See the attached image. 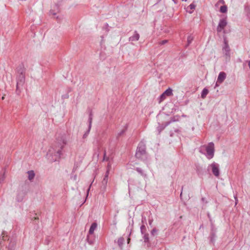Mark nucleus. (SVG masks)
Segmentation results:
<instances>
[{"instance_id":"obj_23","label":"nucleus","mask_w":250,"mask_h":250,"mask_svg":"<svg viewBox=\"0 0 250 250\" xmlns=\"http://www.w3.org/2000/svg\"><path fill=\"white\" fill-rule=\"evenodd\" d=\"M194 37L192 36L189 35L188 36L187 38L188 45H189L191 43Z\"/></svg>"},{"instance_id":"obj_2","label":"nucleus","mask_w":250,"mask_h":250,"mask_svg":"<svg viewBox=\"0 0 250 250\" xmlns=\"http://www.w3.org/2000/svg\"><path fill=\"white\" fill-rule=\"evenodd\" d=\"M135 156L137 158L145 160L147 158L146 151V144L144 142H141L137 147Z\"/></svg>"},{"instance_id":"obj_13","label":"nucleus","mask_w":250,"mask_h":250,"mask_svg":"<svg viewBox=\"0 0 250 250\" xmlns=\"http://www.w3.org/2000/svg\"><path fill=\"white\" fill-rule=\"evenodd\" d=\"M139 38H140V35L136 31H135L134 32L133 35L131 36L130 37H129V41H131V42L137 41L139 40Z\"/></svg>"},{"instance_id":"obj_35","label":"nucleus","mask_w":250,"mask_h":250,"mask_svg":"<svg viewBox=\"0 0 250 250\" xmlns=\"http://www.w3.org/2000/svg\"><path fill=\"white\" fill-rule=\"evenodd\" d=\"M219 2L222 3H224L225 2L224 0H219Z\"/></svg>"},{"instance_id":"obj_8","label":"nucleus","mask_w":250,"mask_h":250,"mask_svg":"<svg viewBox=\"0 0 250 250\" xmlns=\"http://www.w3.org/2000/svg\"><path fill=\"white\" fill-rule=\"evenodd\" d=\"M226 74L224 72H220L217 78V80L215 86H218L221 83H222L226 78Z\"/></svg>"},{"instance_id":"obj_21","label":"nucleus","mask_w":250,"mask_h":250,"mask_svg":"<svg viewBox=\"0 0 250 250\" xmlns=\"http://www.w3.org/2000/svg\"><path fill=\"white\" fill-rule=\"evenodd\" d=\"M136 170L142 176L144 177H146V173H144V171L143 170V169H142L140 167H137L136 168Z\"/></svg>"},{"instance_id":"obj_30","label":"nucleus","mask_w":250,"mask_h":250,"mask_svg":"<svg viewBox=\"0 0 250 250\" xmlns=\"http://www.w3.org/2000/svg\"><path fill=\"white\" fill-rule=\"evenodd\" d=\"M157 232V229L156 228H154L151 231V234L152 235L154 236Z\"/></svg>"},{"instance_id":"obj_14","label":"nucleus","mask_w":250,"mask_h":250,"mask_svg":"<svg viewBox=\"0 0 250 250\" xmlns=\"http://www.w3.org/2000/svg\"><path fill=\"white\" fill-rule=\"evenodd\" d=\"M25 68L23 64H21L17 67V74H24Z\"/></svg>"},{"instance_id":"obj_40","label":"nucleus","mask_w":250,"mask_h":250,"mask_svg":"<svg viewBox=\"0 0 250 250\" xmlns=\"http://www.w3.org/2000/svg\"><path fill=\"white\" fill-rule=\"evenodd\" d=\"M172 1H173L175 3H176V0H172Z\"/></svg>"},{"instance_id":"obj_26","label":"nucleus","mask_w":250,"mask_h":250,"mask_svg":"<svg viewBox=\"0 0 250 250\" xmlns=\"http://www.w3.org/2000/svg\"><path fill=\"white\" fill-rule=\"evenodd\" d=\"M196 5L194 3L190 4L188 7L192 10V11H189L188 12L189 13H192L193 12V10L195 8Z\"/></svg>"},{"instance_id":"obj_24","label":"nucleus","mask_w":250,"mask_h":250,"mask_svg":"<svg viewBox=\"0 0 250 250\" xmlns=\"http://www.w3.org/2000/svg\"><path fill=\"white\" fill-rule=\"evenodd\" d=\"M112 159H113L112 157H107L106 155L105 152H104V158H103L104 161H109L110 160H112Z\"/></svg>"},{"instance_id":"obj_27","label":"nucleus","mask_w":250,"mask_h":250,"mask_svg":"<svg viewBox=\"0 0 250 250\" xmlns=\"http://www.w3.org/2000/svg\"><path fill=\"white\" fill-rule=\"evenodd\" d=\"M146 231V226L144 225H143L141 227V232L142 234H144L145 233Z\"/></svg>"},{"instance_id":"obj_6","label":"nucleus","mask_w":250,"mask_h":250,"mask_svg":"<svg viewBox=\"0 0 250 250\" xmlns=\"http://www.w3.org/2000/svg\"><path fill=\"white\" fill-rule=\"evenodd\" d=\"M26 192L25 190L23 189H19L17 191V196L16 198V200L18 202H21L23 200L26 195Z\"/></svg>"},{"instance_id":"obj_18","label":"nucleus","mask_w":250,"mask_h":250,"mask_svg":"<svg viewBox=\"0 0 250 250\" xmlns=\"http://www.w3.org/2000/svg\"><path fill=\"white\" fill-rule=\"evenodd\" d=\"M208 90L207 88H205L202 91L201 97L202 99H205L208 94Z\"/></svg>"},{"instance_id":"obj_32","label":"nucleus","mask_w":250,"mask_h":250,"mask_svg":"<svg viewBox=\"0 0 250 250\" xmlns=\"http://www.w3.org/2000/svg\"><path fill=\"white\" fill-rule=\"evenodd\" d=\"M148 222H149V224L150 225H151L152 223L153 222V219L152 218L151 219H149Z\"/></svg>"},{"instance_id":"obj_29","label":"nucleus","mask_w":250,"mask_h":250,"mask_svg":"<svg viewBox=\"0 0 250 250\" xmlns=\"http://www.w3.org/2000/svg\"><path fill=\"white\" fill-rule=\"evenodd\" d=\"M5 179V176L4 174L0 176V185L1 184Z\"/></svg>"},{"instance_id":"obj_10","label":"nucleus","mask_w":250,"mask_h":250,"mask_svg":"<svg viewBox=\"0 0 250 250\" xmlns=\"http://www.w3.org/2000/svg\"><path fill=\"white\" fill-rule=\"evenodd\" d=\"M92 122V112H90L89 113V118H88V123H89L88 128V130L86 131V132L83 134V138H86L88 134H89L90 130L91 129V128Z\"/></svg>"},{"instance_id":"obj_19","label":"nucleus","mask_w":250,"mask_h":250,"mask_svg":"<svg viewBox=\"0 0 250 250\" xmlns=\"http://www.w3.org/2000/svg\"><path fill=\"white\" fill-rule=\"evenodd\" d=\"M163 94L165 95V96H170L172 95V90L169 88L167 89L164 93Z\"/></svg>"},{"instance_id":"obj_12","label":"nucleus","mask_w":250,"mask_h":250,"mask_svg":"<svg viewBox=\"0 0 250 250\" xmlns=\"http://www.w3.org/2000/svg\"><path fill=\"white\" fill-rule=\"evenodd\" d=\"M107 167H108L107 170H106V172L105 173L104 177L102 181L103 184H104V185L106 184V183L107 182V178H108V174H109V169H110V167H111V165H110V162L108 164Z\"/></svg>"},{"instance_id":"obj_44","label":"nucleus","mask_w":250,"mask_h":250,"mask_svg":"<svg viewBox=\"0 0 250 250\" xmlns=\"http://www.w3.org/2000/svg\"><path fill=\"white\" fill-rule=\"evenodd\" d=\"M4 99V97L3 96V97H2V100H3Z\"/></svg>"},{"instance_id":"obj_9","label":"nucleus","mask_w":250,"mask_h":250,"mask_svg":"<svg viewBox=\"0 0 250 250\" xmlns=\"http://www.w3.org/2000/svg\"><path fill=\"white\" fill-rule=\"evenodd\" d=\"M227 24V21L225 19H221L219 21L218 25L217 27V31L221 32Z\"/></svg>"},{"instance_id":"obj_41","label":"nucleus","mask_w":250,"mask_h":250,"mask_svg":"<svg viewBox=\"0 0 250 250\" xmlns=\"http://www.w3.org/2000/svg\"><path fill=\"white\" fill-rule=\"evenodd\" d=\"M129 241H130V238H128V239H127L128 243H129Z\"/></svg>"},{"instance_id":"obj_17","label":"nucleus","mask_w":250,"mask_h":250,"mask_svg":"<svg viewBox=\"0 0 250 250\" xmlns=\"http://www.w3.org/2000/svg\"><path fill=\"white\" fill-rule=\"evenodd\" d=\"M97 227V225L96 223H93L91 225V227L89 230V233L90 234H92L94 233V231L96 228Z\"/></svg>"},{"instance_id":"obj_25","label":"nucleus","mask_w":250,"mask_h":250,"mask_svg":"<svg viewBox=\"0 0 250 250\" xmlns=\"http://www.w3.org/2000/svg\"><path fill=\"white\" fill-rule=\"evenodd\" d=\"M144 242H149V237H148V233H145L144 234Z\"/></svg>"},{"instance_id":"obj_5","label":"nucleus","mask_w":250,"mask_h":250,"mask_svg":"<svg viewBox=\"0 0 250 250\" xmlns=\"http://www.w3.org/2000/svg\"><path fill=\"white\" fill-rule=\"evenodd\" d=\"M209 169L211 170L214 176L216 177L219 176L220 174L219 166L217 163L213 162L209 165L208 167V170H209Z\"/></svg>"},{"instance_id":"obj_31","label":"nucleus","mask_w":250,"mask_h":250,"mask_svg":"<svg viewBox=\"0 0 250 250\" xmlns=\"http://www.w3.org/2000/svg\"><path fill=\"white\" fill-rule=\"evenodd\" d=\"M168 42V40H163V41H162L160 42H159V45H163L166 43H167Z\"/></svg>"},{"instance_id":"obj_36","label":"nucleus","mask_w":250,"mask_h":250,"mask_svg":"<svg viewBox=\"0 0 250 250\" xmlns=\"http://www.w3.org/2000/svg\"><path fill=\"white\" fill-rule=\"evenodd\" d=\"M124 132H125V130H123L119 134L120 135H121V134H123Z\"/></svg>"},{"instance_id":"obj_43","label":"nucleus","mask_w":250,"mask_h":250,"mask_svg":"<svg viewBox=\"0 0 250 250\" xmlns=\"http://www.w3.org/2000/svg\"><path fill=\"white\" fill-rule=\"evenodd\" d=\"M182 191L181 192V193L180 194V197H182Z\"/></svg>"},{"instance_id":"obj_37","label":"nucleus","mask_w":250,"mask_h":250,"mask_svg":"<svg viewBox=\"0 0 250 250\" xmlns=\"http://www.w3.org/2000/svg\"><path fill=\"white\" fill-rule=\"evenodd\" d=\"M248 65H249V68H250V61H249L248 62Z\"/></svg>"},{"instance_id":"obj_11","label":"nucleus","mask_w":250,"mask_h":250,"mask_svg":"<svg viewBox=\"0 0 250 250\" xmlns=\"http://www.w3.org/2000/svg\"><path fill=\"white\" fill-rule=\"evenodd\" d=\"M177 121V119H175V117H173L171 119L170 121H168V122H167L165 123L164 126H159L158 127V129L159 130V133H160V132L163 130L164 129V128L167 126L168 125H169L170 123H172V122H175Z\"/></svg>"},{"instance_id":"obj_33","label":"nucleus","mask_w":250,"mask_h":250,"mask_svg":"<svg viewBox=\"0 0 250 250\" xmlns=\"http://www.w3.org/2000/svg\"><path fill=\"white\" fill-rule=\"evenodd\" d=\"M234 198H235V205H236L237 202H238V199H237L236 196H234Z\"/></svg>"},{"instance_id":"obj_34","label":"nucleus","mask_w":250,"mask_h":250,"mask_svg":"<svg viewBox=\"0 0 250 250\" xmlns=\"http://www.w3.org/2000/svg\"><path fill=\"white\" fill-rule=\"evenodd\" d=\"M208 218H209V219L210 221V222H211V221H212V220H211V218H210V214H209V213H208Z\"/></svg>"},{"instance_id":"obj_1","label":"nucleus","mask_w":250,"mask_h":250,"mask_svg":"<svg viewBox=\"0 0 250 250\" xmlns=\"http://www.w3.org/2000/svg\"><path fill=\"white\" fill-rule=\"evenodd\" d=\"M66 144L65 137L62 136L57 138L53 146L48 150L47 156L48 158L51 157L50 160L52 162L57 161L62 154V150Z\"/></svg>"},{"instance_id":"obj_39","label":"nucleus","mask_w":250,"mask_h":250,"mask_svg":"<svg viewBox=\"0 0 250 250\" xmlns=\"http://www.w3.org/2000/svg\"><path fill=\"white\" fill-rule=\"evenodd\" d=\"M8 250H14V249L13 248H9Z\"/></svg>"},{"instance_id":"obj_3","label":"nucleus","mask_w":250,"mask_h":250,"mask_svg":"<svg viewBox=\"0 0 250 250\" xmlns=\"http://www.w3.org/2000/svg\"><path fill=\"white\" fill-rule=\"evenodd\" d=\"M205 148L206 151V156L208 159H210L212 158L214 156V145L212 142H210L208 143V144L207 146H202L201 148L200 152L203 153L202 152V150Z\"/></svg>"},{"instance_id":"obj_22","label":"nucleus","mask_w":250,"mask_h":250,"mask_svg":"<svg viewBox=\"0 0 250 250\" xmlns=\"http://www.w3.org/2000/svg\"><path fill=\"white\" fill-rule=\"evenodd\" d=\"M228 7L226 5H224L220 7V11L222 13H225L227 12Z\"/></svg>"},{"instance_id":"obj_38","label":"nucleus","mask_w":250,"mask_h":250,"mask_svg":"<svg viewBox=\"0 0 250 250\" xmlns=\"http://www.w3.org/2000/svg\"><path fill=\"white\" fill-rule=\"evenodd\" d=\"M89 189H90V188H88L87 190V195H88V192H89Z\"/></svg>"},{"instance_id":"obj_20","label":"nucleus","mask_w":250,"mask_h":250,"mask_svg":"<svg viewBox=\"0 0 250 250\" xmlns=\"http://www.w3.org/2000/svg\"><path fill=\"white\" fill-rule=\"evenodd\" d=\"M124 241H125V240H124V238H123V237H120L118 240V241H117L118 245L121 249H122V248H123V245L124 243Z\"/></svg>"},{"instance_id":"obj_45","label":"nucleus","mask_w":250,"mask_h":250,"mask_svg":"<svg viewBox=\"0 0 250 250\" xmlns=\"http://www.w3.org/2000/svg\"><path fill=\"white\" fill-rule=\"evenodd\" d=\"M114 224L116 225V222L115 221L114 222Z\"/></svg>"},{"instance_id":"obj_4","label":"nucleus","mask_w":250,"mask_h":250,"mask_svg":"<svg viewBox=\"0 0 250 250\" xmlns=\"http://www.w3.org/2000/svg\"><path fill=\"white\" fill-rule=\"evenodd\" d=\"M25 75L24 74H18L17 78V86L16 90L20 92L21 89L22 88L24 83Z\"/></svg>"},{"instance_id":"obj_7","label":"nucleus","mask_w":250,"mask_h":250,"mask_svg":"<svg viewBox=\"0 0 250 250\" xmlns=\"http://www.w3.org/2000/svg\"><path fill=\"white\" fill-rule=\"evenodd\" d=\"M230 48L226 40H224V46L223 48V53L226 57V59H229L230 57Z\"/></svg>"},{"instance_id":"obj_42","label":"nucleus","mask_w":250,"mask_h":250,"mask_svg":"<svg viewBox=\"0 0 250 250\" xmlns=\"http://www.w3.org/2000/svg\"><path fill=\"white\" fill-rule=\"evenodd\" d=\"M50 13H52V14L53 15H55V13H52V12H51V11H50Z\"/></svg>"},{"instance_id":"obj_16","label":"nucleus","mask_w":250,"mask_h":250,"mask_svg":"<svg viewBox=\"0 0 250 250\" xmlns=\"http://www.w3.org/2000/svg\"><path fill=\"white\" fill-rule=\"evenodd\" d=\"M28 174V179L30 181H32L35 177V174L33 170H29L27 172Z\"/></svg>"},{"instance_id":"obj_28","label":"nucleus","mask_w":250,"mask_h":250,"mask_svg":"<svg viewBox=\"0 0 250 250\" xmlns=\"http://www.w3.org/2000/svg\"><path fill=\"white\" fill-rule=\"evenodd\" d=\"M166 96H165L163 93L161 94L159 98V103H161V102L164 101L166 99Z\"/></svg>"},{"instance_id":"obj_15","label":"nucleus","mask_w":250,"mask_h":250,"mask_svg":"<svg viewBox=\"0 0 250 250\" xmlns=\"http://www.w3.org/2000/svg\"><path fill=\"white\" fill-rule=\"evenodd\" d=\"M215 237H216V235H215V232H214V231L213 230V227L212 226V227H211V232L210 233V236L209 237L210 243H214Z\"/></svg>"}]
</instances>
